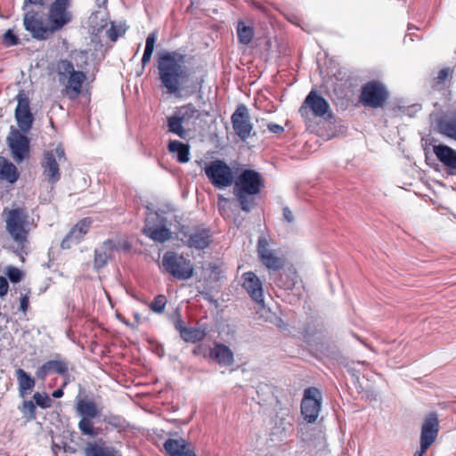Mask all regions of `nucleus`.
<instances>
[{
    "label": "nucleus",
    "instance_id": "33",
    "mask_svg": "<svg viewBox=\"0 0 456 456\" xmlns=\"http://www.w3.org/2000/svg\"><path fill=\"white\" fill-rule=\"evenodd\" d=\"M180 336L186 342L195 343L204 339L206 332L200 328H187L180 330Z\"/></svg>",
    "mask_w": 456,
    "mask_h": 456
},
{
    "label": "nucleus",
    "instance_id": "31",
    "mask_svg": "<svg viewBox=\"0 0 456 456\" xmlns=\"http://www.w3.org/2000/svg\"><path fill=\"white\" fill-rule=\"evenodd\" d=\"M168 151L176 154V159L180 163H187L190 160V147L183 142L176 140L170 141Z\"/></svg>",
    "mask_w": 456,
    "mask_h": 456
},
{
    "label": "nucleus",
    "instance_id": "7",
    "mask_svg": "<svg viewBox=\"0 0 456 456\" xmlns=\"http://www.w3.org/2000/svg\"><path fill=\"white\" fill-rule=\"evenodd\" d=\"M66 159L64 149L58 145L54 150L47 151L41 162L43 177L53 186L61 179L59 164Z\"/></svg>",
    "mask_w": 456,
    "mask_h": 456
},
{
    "label": "nucleus",
    "instance_id": "58",
    "mask_svg": "<svg viewBox=\"0 0 456 456\" xmlns=\"http://www.w3.org/2000/svg\"><path fill=\"white\" fill-rule=\"evenodd\" d=\"M25 3H28L34 5H43L44 0H25Z\"/></svg>",
    "mask_w": 456,
    "mask_h": 456
},
{
    "label": "nucleus",
    "instance_id": "35",
    "mask_svg": "<svg viewBox=\"0 0 456 456\" xmlns=\"http://www.w3.org/2000/svg\"><path fill=\"white\" fill-rule=\"evenodd\" d=\"M422 109L421 104L419 103H413L410 105H405L403 102H399L397 105L393 108V111L395 114L398 112L401 115H405L410 118L415 117V115L419 112Z\"/></svg>",
    "mask_w": 456,
    "mask_h": 456
},
{
    "label": "nucleus",
    "instance_id": "14",
    "mask_svg": "<svg viewBox=\"0 0 456 456\" xmlns=\"http://www.w3.org/2000/svg\"><path fill=\"white\" fill-rule=\"evenodd\" d=\"M23 23L25 29L29 31L36 39H46L53 35L49 26L44 25L42 20L38 18V13L36 12H27L24 16Z\"/></svg>",
    "mask_w": 456,
    "mask_h": 456
},
{
    "label": "nucleus",
    "instance_id": "1",
    "mask_svg": "<svg viewBox=\"0 0 456 456\" xmlns=\"http://www.w3.org/2000/svg\"><path fill=\"white\" fill-rule=\"evenodd\" d=\"M157 68L161 85L169 94L179 95L183 90L190 94L201 92L202 77L185 86L191 75L186 66V55L175 51L160 52L158 53Z\"/></svg>",
    "mask_w": 456,
    "mask_h": 456
},
{
    "label": "nucleus",
    "instance_id": "56",
    "mask_svg": "<svg viewBox=\"0 0 456 456\" xmlns=\"http://www.w3.org/2000/svg\"><path fill=\"white\" fill-rule=\"evenodd\" d=\"M283 217L289 223H291L294 219L293 214L288 207L283 208Z\"/></svg>",
    "mask_w": 456,
    "mask_h": 456
},
{
    "label": "nucleus",
    "instance_id": "13",
    "mask_svg": "<svg viewBox=\"0 0 456 456\" xmlns=\"http://www.w3.org/2000/svg\"><path fill=\"white\" fill-rule=\"evenodd\" d=\"M318 395H320V391L317 388L310 387L305 390L301 412L309 423L314 422L319 415L321 402Z\"/></svg>",
    "mask_w": 456,
    "mask_h": 456
},
{
    "label": "nucleus",
    "instance_id": "46",
    "mask_svg": "<svg viewBox=\"0 0 456 456\" xmlns=\"http://www.w3.org/2000/svg\"><path fill=\"white\" fill-rule=\"evenodd\" d=\"M59 69H60L61 75H69H69L73 74V72H77V70H75V69H74V65L72 64V62L68 60L61 61L60 62Z\"/></svg>",
    "mask_w": 456,
    "mask_h": 456
},
{
    "label": "nucleus",
    "instance_id": "38",
    "mask_svg": "<svg viewBox=\"0 0 456 456\" xmlns=\"http://www.w3.org/2000/svg\"><path fill=\"white\" fill-rule=\"evenodd\" d=\"M49 373L65 374L68 371V363L63 361L52 360L45 362Z\"/></svg>",
    "mask_w": 456,
    "mask_h": 456
},
{
    "label": "nucleus",
    "instance_id": "54",
    "mask_svg": "<svg viewBox=\"0 0 456 456\" xmlns=\"http://www.w3.org/2000/svg\"><path fill=\"white\" fill-rule=\"evenodd\" d=\"M29 304L28 297L27 295H23L20 297V310L23 313H26L28 310Z\"/></svg>",
    "mask_w": 456,
    "mask_h": 456
},
{
    "label": "nucleus",
    "instance_id": "45",
    "mask_svg": "<svg viewBox=\"0 0 456 456\" xmlns=\"http://www.w3.org/2000/svg\"><path fill=\"white\" fill-rule=\"evenodd\" d=\"M360 102L365 106H370V82L362 86Z\"/></svg>",
    "mask_w": 456,
    "mask_h": 456
},
{
    "label": "nucleus",
    "instance_id": "57",
    "mask_svg": "<svg viewBox=\"0 0 456 456\" xmlns=\"http://www.w3.org/2000/svg\"><path fill=\"white\" fill-rule=\"evenodd\" d=\"M54 398H61L63 395V390L61 388L56 389L52 394Z\"/></svg>",
    "mask_w": 456,
    "mask_h": 456
},
{
    "label": "nucleus",
    "instance_id": "6",
    "mask_svg": "<svg viewBox=\"0 0 456 456\" xmlns=\"http://www.w3.org/2000/svg\"><path fill=\"white\" fill-rule=\"evenodd\" d=\"M204 172L211 184L216 188H227L233 183V171L224 160L215 159L206 163Z\"/></svg>",
    "mask_w": 456,
    "mask_h": 456
},
{
    "label": "nucleus",
    "instance_id": "10",
    "mask_svg": "<svg viewBox=\"0 0 456 456\" xmlns=\"http://www.w3.org/2000/svg\"><path fill=\"white\" fill-rule=\"evenodd\" d=\"M231 121L235 134L242 141H246L251 136L253 126L250 122L248 109L246 105L240 104L237 107L231 117Z\"/></svg>",
    "mask_w": 456,
    "mask_h": 456
},
{
    "label": "nucleus",
    "instance_id": "18",
    "mask_svg": "<svg viewBox=\"0 0 456 456\" xmlns=\"http://www.w3.org/2000/svg\"><path fill=\"white\" fill-rule=\"evenodd\" d=\"M185 237H187V246L196 249H204L211 242L210 230L207 228H193L185 234Z\"/></svg>",
    "mask_w": 456,
    "mask_h": 456
},
{
    "label": "nucleus",
    "instance_id": "20",
    "mask_svg": "<svg viewBox=\"0 0 456 456\" xmlns=\"http://www.w3.org/2000/svg\"><path fill=\"white\" fill-rule=\"evenodd\" d=\"M164 448L169 456H196L189 443L184 439H167Z\"/></svg>",
    "mask_w": 456,
    "mask_h": 456
},
{
    "label": "nucleus",
    "instance_id": "55",
    "mask_svg": "<svg viewBox=\"0 0 456 456\" xmlns=\"http://www.w3.org/2000/svg\"><path fill=\"white\" fill-rule=\"evenodd\" d=\"M152 53H153L152 51L144 50V53H143L142 58V64L143 67L150 62Z\"/></svg>",
    "mask_w": 456,
    "mask_h": 456
},
{
    "label": "nucleus",
    "instance_id": "43",
    "mask_svg": "<svg viewBox=\"0 0 456 456\" xmlns=\"http://www.w3.org/2000/svg\"><path fill=\"white\" fill-rule=\"evenodd\" d=\"M5 274L7 275L9 280L13 283L20 282L22 278V272L14 266H8L6 268Z\"/></svg>",
    "mask_w": 456,
    "mask_h": 456
},
{
    "label": "nucleus",
    "instance_id": "32",
    "mask_svg": "<svg viewBox=\"0 0 456 456\" xmlns=\"http://www.w3.org/2000/svg\"><path fill=\"white\" fill-rule=\"evenodd\" d=\"M86 456H121V454L111 447L101 446L96 444H88L85 448Z\"/></svg>",
    "mask_w": 456,
    "mask_h": 456
},
{
    "label": "nucleus",
    "instance_id": "36",
    "mask_svg": "<svg viewBox=\"0 0 456 456\" xmlns=\"http://www.w3.org/2000/svg\"><path fill=\"white\" fill-rule=\"evenodd\" d=\"M167 128L169 133L176 134L181 139H185L188 135V132L183 127V125L173 115L167 118Z\"/></svg>",
    "mask_w": 456,
    "mask_h": 456
},
{
    "label": "nucleus",
    "instance_id": "9",
    "mask_svg": "<svg viewBox=\"0 0 456 456\" xmlns=\"http://www.w3.org/2000/svg\"><path fill=\"white\" fill-rule=\"evenodd\" d=\"M329 110L328 102L313 90L307 94L298 111L302 118L310 119L311 114L314 117H323Z\"/></svg>",
    "mask_w": 456,
    "mask_h": 456
},
{
    "label": "nucleus",
    "instance_id": "29",
    "mask_svg": "<svg viewBox=\"0 0 456 456\" xmlns=\"http://www.w3.org/2000/svg\"><path fill=\"white\" fill-rule=\"evenodd\" d=\"M112 242L110 240H106L103 244L95 249L94 251V267L99 269L103 267L109 258L110 257L112 252Z\"/></svg>",
    "mask_w": 456,
    "mask_h": 456
},
{
    "label": "nucleus",
    "instance_id": "25",
    "mask_svg": "<svg viewBox=\"0 0 456 456\" xmlns=\"http://www.w3.org/2000/svg\"><path fill=\"white\" fill-rule=\"evenodd\" d=\"M142 232L146 236L151 238L152 240L159 243L166 242L169 240L172 237V232L168 228L165 226L156 228L151 226L148 218L146 219V224Z\"/></svg>",
    "mask_w": 456,
    "mask_h": 456
},
{
    "label": "nucleus",
    "instance_id": "24",
    "mask_svg": "<svg viewBox=\"0 0 456 456\" xmlns=\"http://www.w3.org/2000/svg\"><path fill=\"white\" fill-rule=\"evenodd\" d=\"M437 128L441 134L456 140V113L442 116L437 120Z\"/></svg>",
    "mask_w": 456,
    "mask_h": 456
},
{
    "label": "nucleus",
    "instance_id": "59",
    "mask_svg": "<svg viewBox=\"0 0 456 456\" xmlns=\"http://www.w3.org/2000/svg\"><path fill=\"white\" fill-rule=\"evenodd\" d=\"M427 451L428 449H423L422 445H420V449L417 451L413 456H423Z\"/></svg>",
    "mask_w": 456,
    "mask_h": 456
},
{
    "label": "nucleus",
    "instance_id": "48",
    "mask_svg": "<svg viewBox=\"0 0 456 456\" xmlns=\"http://www.w3.org/2000/svg\"><path fill=\"white\" fill-rule=\"evenodd\" d=\"M156 40H157V35H156L155 32H152V33L149 34L147 38H146L145 49L144 50H149V51H152L153 52Z\"/></svg>",
    "mask_w": 456,
    "mask_h": 456
},
{
    "label": "nucleus",
    "instance_id": "15",
    "mask_svg": "<svg viewBox=\"0 0 456 456\" xmlns=\"http://www.w3.org/2000/svg\"><path fill=\"white\" fill-rule=\"evenodd\" d=\"M243 288L249 297L260 306H264L265 298L263 292V284L260 279L253 273L248 272L242 275Z\"/></svg>",
    "mask_w": 456,
    "mask_h": 456
},
{
    "label": "nucleus",
    "instance_id": "21",
    "mask_svg": "<svg viewBox=\"0 0 456 456\" xmlns=\"http://www.w3.org/2000/svg\"><path fill=\"white\" fill-rule=\"evenodd\" d=\"M433 151L437 159L452 173H456V151L445 144L434 145Z\"/></svg>",
    "mask_w": 456,
    "mask_h": 456
},
{
    "label": "nucleus",
    "instance_id": "8",
    "mask_svg": "<svg viewBox=\"0 0 456 456\" xmlns=\"http://www.w3.org/2000/svg\"><path fill=\"white\" fill-rule=\"evenodd\" d=\"M70 0H54L49 6L47 19L52 33L61 30L72 20V13L69 10Z\"/></svg>",
    "mask_w": 456,
    "mask_h": 456
},
{
    "label": "nucleus",
    "instance_id": "60",
    "mask_svg": "<svg viewBox=\"0 0 456 456\" xmlns=\"http://www.w3.org/2000/svg\"><path fill=\"white\" fill-rule=\"evenodd\" d=\"M175 329L178 330L180 331L181 329H185L184 327H183V322L181 320H177L175 322Z\"/></svg>",
    "mask_w": 456,
    "mask_h": 456
},
{
    "label": "nucleus",
    "instance_id": "3",
    "mask_svg": "<svg viewBox=\"0 0 456 456\" xmlns=\"http://www.w3.org/2000/svg\"><path fill=\"white\" fill-rule=\"evenodd\" d=\"M264 187V179L260 173L253 169H245L237 177L233 193L236 196L240 208L249 212L254 205L255 196Z\"/></svg>",
    "mask_w": 456,
    "mask_h": 456
},
{
    "label": "nucleus",
    "instance_id": "37",
    "mask_svg": "<svg viewBox=\"0 0 456 456\" xmlns=\"http://www.w3.org/2000/svg\"><path fill=\"white\" fill-rule=\"evenodd\" d=\"M237 35L240 43L248 45L254 37V29L249 26H246L243 22H239L237 26Z\"/></svg>",
    "mask_w": 456,
    "mask_h": 456
},
{
    "label": "nucleus",
    "instance_id": "30",
    "mask_svg": "<svg viewBox=\"0 0 456 456\" xmlns=\"http://www.w3.org/2000/svg\"><path fill=\"white\" fill-rule=\"evenodd\" d=\"M18 178L17 167L12 162L0 156V179L13 183Z\"/></svg>",
    "mask_w": 456,
    "mask_h": 456
},
{
    "label": "nucleus",
    "instance_id": "4",
    "mask_svg": "<svg viewBox=\"0 0 456 456\" xmlns=\"http://www.w3.org/2000/svg\"><path fill=\"white\" fill-rule=\"evenodd\" d=\"M103 407L88 396L76 398L75 411L80 418L77 427L82 435L90 437L99 436L101 429L94 426L93 420L102 415Z\"/></svg>",
    "mask_w": 456,
    "mask_h": 456
},
{
    "label": "nucleus",
    "instance_id": "17",
    "mask_svg": "<svg viewBox=\"0 0 456 456\" xmlns=\"http://www.w3.org/2000/svg\"><path fill=\"white\" fill-rule=\"evenodd\" d=\"M257 253L260 260L268 269L278 270L283 266V260L276 256L273 252L268 248V240L265 236L258 238Z\"/></svg>",
    "mask_w": 456,
    "mask_h": 456
},
{
    "label": "nucleus",
    "instance_id": "41",
    "mask_svg": "<svg viewBox=\"0 0 456 456\" xmlns=\"http://www.w3.org/2000/svg\"><path fill=\"white\" fill-rule=\"evenodd\" d=\"M166 304H167L166 297L163 295H159L151 302L150 308L154 313L161 314L165 309Z\"/></svg>",
    "mask_w": 456,
    "mask_h": 456
},
{
    "label": "nucleus",
    "instance_id": "19",
    "mask_svg": "<svg viewBox=\"0 0 456 456\" xmlns=\"http://www.w3.org/2000/svg\"><path fill=\"white\" fill-rule=\"evenodd\" d=\"M91 224L92 221L89 218L79 221L62 240L61 248L68 249L73 244L79 243L83 236L88 232Z\"/></svg>",
    "mask_w": 456,
    "mask_h": 456
},
{
    "label": "nucleus",
    "instance_id": "53",
    "mask_svg": "<svg viewBox=\"0 0 456 456\" xmlns=\"http://www.w3.org/2000/svg\"><path fill=\"white\" fill-rule=\"evenodd\" d=\"M209 348L210 347H205L203 346L202 345H200L198 346H196L193 350V354L195 355H203V356H207V354H209Z\"/></svg>",
    "mask_w": 456,
    "mask_h": 456
},
{
    "label": "nucleus",
    "instance_id": "23",
    "mask_svg": "<svg viewBox=\"0 0 456 456\" xmlns=\"http://www.w3.org/2000/svg\"><path fill=\"white\" fill-rule=\"evenodd\" d=\"M209 357L224 366H229L233 362L232 352L223 344H216L215 347L209 348Z\"/></svg>",
    "mask_w": 456,
    "mask_h": 456
},
{
    "label": "nucleus",
    "instance_id": "34",
    "mask_svg": "<svg viewBox=\"0 0 456 456\" xmlns=\"http://www.w3.org/2000/svg\"><path fill=\"white\" fill-rule=\"evenodd\" d=\"M297 276L294 272H283L275 280V283L284 289H292L297 282Z\"/></svg>",
    "mask_w": 456,
    "mask_h": 456
},
{
    "label": "nucleus",
    "instance_id": "39",
    "mask_svg": "<svg viewBox=\"0 0 456 456\" xmlns=\"http://www.w3.org/2000/svg\"><path fill=\"white\" fill-rule=\"evenodd\" d=\"M19 410L23 417L28 420L36 418V404L32 401H23L19 406Z\"/></svg>",
    "mask_w": 456,
    "mask_h": 456
},
{
    "label": "nucleus",
    "instance_id": "27",
    "mask_svg": "<svg viewBox=\"0 0 456 456\" xmlns=\"http://www.w3.org/2000/svg\"><path fill=\"white\" fill-rule=\"evenodd\" d=\"M19 386V396L24 398L35 387V379L27 373L23 369H17L15 370Z\"/></svg>",
    "mask_w": 456,
    "mask_h": 456
},
{
    "label": "nucleus",
    "instance_id": "16",
    "mask_svg": "<svg viewBox=\"0 0 456 456\" xmlns=\"http://www.w3.org/2000/svg\"><path fill=\"white\" fill-rule=\"evenodd\" d=\"M439 432V422L436 413H431L424 420L421 434H420V445L423 449H428L430 445L436 441Z\"/></svg>",
    "mask_w": 456,
    "mask_h": 456
},
{
    "label": "nucleus",
    "instance_id": "11",
    "mask_svg": "<svg viewBox=\"0 0 456 456\" xmlns=\"http://www.w3.org/2000/svg\"><path fill=\"white\" fill-rule=\"evenodd\" d=\"M6 143L15 162H22L29 152L28 138L18 130H12L6 138Z\"/></svg>",
    "mask_w": 456,
    "mask_h": 456
},
{
    "label": "nucleus",
    "instance_id": "47",
    "mask_svg": "<svg viewBox=\"0 0 456 456\" xmlns=\"http://www.w3.org/2000/svg\"><path fill=\"white\" fill-rule=\"evenodd\" d=\"M451 72L452 71L449 68H444L439 70L437 76L435 77L436 86H443L444 82L448 79Z\"/></svg>",
    "mask_w": 456,
    "mask_h": 456
},
{
    "label": "nucleus",
    "instance_id": "50",
    "mask_svg": "<svg viewBox=\"0 0 456 456\" xmlns=\"http://www.w3.org/2000/svg\"><path fill=\"white\" fill-rule=\"evenodd\" d=\"M49 370L45 365V363H44L40 368L37 369V370L36 371V376L37 379H45V377L47 375H49Z\"/></svg>",
    "mask_w": 456,
    "mask_h": 456
},
{
    "label": "nucleus",
    "instance_id": "42",
    "mask_svg": "<svg viewBox=\"0 0 456 456\" xmlns=\"http://www.w3.org/2000/svg\"><path fill=\"white\" fill-rule=\"evenodd\" d=\"M36 404L43 409L49 408L52 405V400L46 394L35 393L33 395Z\"/></svg>",
    "mask_w": 456,
    "mask_h": 456
},
{
    "label": "nucleus",
    "instance_id": "49",
    "mask_svg": "<svg viewBox=\"0 0 456 456\" xmlns=\"http://www.w3.org/2000/svg\"><path fill=\"white\" fill-rule=\"evenodd\" d=\"M49 370L45 365V363H44L40 368L37 369V370L36 371V376L37 379H45V377L47 375H49Z\"/></svg>",
    "mask_w": 456,
    "mask_h": 456
},
{
    "label": "nucleus",
    "instance_id": "52",
    "mask_svg": "<svg viewBox=\"0 0 456 456\" xmlns=\"http://www.w3.org/2000/svg\"><path fill=\"white\" fill-rule=\"evenodd\" d=\"M9 285L7 280L4 277L0 276V297H4L7 294Z\"/></svg>",
    "mask_w": 456,
    "mask_h": 456
},
{
    "label": "nucleus",
    "instance_id": "2",
    "mask_svg": "<svg viewBox=\"0 0 456 456\" xmlns=\"http://www.w3.org/2000/svg\"><path fill=\"white\" fill-rule=\"evenodd\" d=\"M5 228L13 241V251L23 262L25 256L28 254V234L30 224L28 215L23 208H17L4 210Z\"/></svg>",
    "mask_w": 456,
    "mask_h": 456
},
{
    "label": "nucleus",
    "instance_id": "40",
    "mask_svg": "<svg viewBox=\"0 0 456 456\" xmlns=\"http://www.w3.org/2000/svg\"><path fill=\"white\" fill-rule=\"evenodd\" d=\"M126 32L124 25H116L114 22L110 23V28L107 29L106 34L111 41H116L118 37Z\"/></svg>",
    "mask_w": 456,
    "mask_h": 456
},
{
    "label": "nucleus",
    "instance_id": "51",
    "mask_svg": "<svg viewBox=\"0 0 456 456\" xmlns=\"http://www.w3.org/2000/svg\"><path fill=\"white\" fill-rule=\"evenodd\" d=\"M267 128L273 134H279L284 132V127L275 123H269Z\"/></svg>",
    "mask_w": 456,
    "mask_h": 456
},
{
    "label": "nucleus",
    "instance_id": "22",
    "mask_svg": "<svg viewBox=\"0 0 456 456\" xmlns=\"http://www.w3.org/2000/svg\"><path fill=\"white\" fill-rule=\"evenodd\" d=\"M390 97V91L381 81L372 79V109L383 108Z\"/></svg>",
    "mask_w": 456,
    "mask_h": 456
},
{
    "label": "nucleus",
    "instance_id": "26",
    "mask_svg": "<svg viewBox=\"0 0 456 456\" xmlns=\"http://www.w3.org/2000/svg\"><path fill=\"white\" fill-rule=\"evenodd\" d=\"M86 79V75L82 71L73 72L69 76L66 86V94L70 99L77 98L81 93L82 84Z\"/></svg>",
    "mask_w": 456,
    "mask_h": 456
},
{
    "label": "nucleus",
    "instance_id": "5",
    "mask_svg": "<svg viewBox=\"0 0 456 456\" xmlns=\"http://www.w3.org/2000/svg\"><path fill=\"white\" fill-rule=\"evenodd\" d=\"M162 265L167 273L180 281H187L193 275L194 268L191 262L174 251L164 254Z\"/></svg>",
    "mask_w": 456,
    "mask_h": 456
},
{
    "label": "nucleus",
    "instance_id": "12",
    "mask_svg": "<svg viewBox=\"0 0 456 456\" xmlns=\"http://www.w3.org/2000/svg\"><path fill=\"white\" fill-rule=\"evenodd\" d=\"M18 104L15 109V118L19 128L22 133H28L33 125L34 118L29 108L28 96L24 92H20L16 96Z\"/></svg>",
    "mask_w": 456,
    "mask_h": 456
},
{
    "label": "nucleus",
    "instance_id": "44",
    "mask_svg": "<svg viewBox=\"0 0 456 456\" xmlns=\"http://www.w3.org/2000/svg\"><path fill=\"white\" fill-rule=\"evenodd\" d=\"M3 43L6 46L17 45L19 44V38L13 34L12 29H8L4 34Z\"/></svg>",
    "mask_w": 456,
    "mask_h": 456
},
{
    "label": "nucleus",
    "instance_id": "28",
    "mask_svg": "<svg viewBox=\"0 0 456 456\" xmlns=\"http://www.w3.org/2000/svg\"><path fill=\"white\" fill-rule=\"evenodd\" d=\"M173 116L176 118L183 125H186L191 119L199 118L200 114L199 110L193 104L188 103L180 108H177L176 110L173 113Z\"/></svg>",
    "mask_w": 456,
    "mask_h": 456
}]
</instances>
